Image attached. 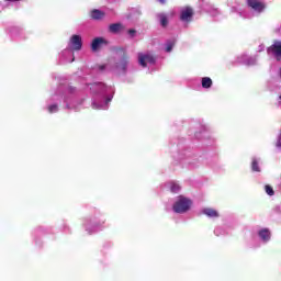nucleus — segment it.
<instances>
[{"instance_id": "f257e3e1", "label": "nucleus", "mask_w": 281, "mask_h": 281, "mask_svg": "<svg viewBox=\"0 0 281 281\" xmlns=\"http://www.w3.org/2000/svg\"><path fill=\"white\" fill-rule=\"evenodd\" d=\"M192 205V200L188 198H180L175 204H173V211L177 214H183L190 210Z\"/></svg>"}, {"instance_id": "f03ea898", "label": "nucleus", "mask_w": 281, "mask_h": 281, "mask_svg": "<svg viewBox=\"0 0 281 281\" xmlns=\"http://www.w3.org/2000/svg\"><path fill=\"white\" fill-rule=\"evenodd\" d=\"M156 61H157V57H155V55L153 54H143V53L138 54V63L143 67H147L146 63H149V65H155Z\"/></svg>"}, {"instance_id": "7ed1b4c3", "label": "nucleus", "mask_w": 281, "mask_h": 281, "mask_svg": "<svg viewBox=\"0 0 281 281\" xmlns=\"http://www.w3.org/2000/svg\"><path fill=\"white\" fill-rule=\"evenodd\" d=\"M267 54H272L273 57L278 58L280 60L281 58V42L276 41L271 46L267 48Z\"/></svg>"}, {"instance_id": "20e7f679", "label": "nucleus", "mask_w": 281, "mask_h": 281, "mask_svg": "<svg viewBox=\"0 0 281 281\" xmlns=\"http://www.w3.org/2000/svg\"><path fill=\"white\" fill-rule=\"evenodd\" d=\"M248 8H251V10H255V12H265V8H267V4L262 2L261 0H247Z\"/></svg>"}, {"instance_id": "39448f33", "label": "nucleus", "mask_w": 281, "mask_h": 281, "mask_svg": "<svg viewBox=\"0 0 281 281\" xmlns=\"http://www.w3.org/2000/svg\"><path fill=\"white\" fill-rule=\"evenodd\" d=\"M121 52L122 57L119 63H116V69H121V71H126V68L128 67V54H126V50L124 48L119 49Z\"/></svg>"}, {"instance_id": "423d86ee", "label": "nucleus", "mask_w": 281, "mask_h": 281, "mask_svg": "<svg viewBox=\"0 0 281 281\" xmlns=\"http://www.w3.org/2000/svg\"><path fill=\"white\" fill-rule=\"evenodd\" d=\"M192 16H194V9H192V7H186L184 9L181 10L180 21L190 23L192 21Z\"/></svg>"}, {"instance_id": "0eeeda50", "label": "nucleus", "mask_w": 281, "mask_h": 281, "mask_svg": "<svg viewBox=\"0 0 281 281\" xmlns=\"http://www.w3.org/2000/svg\"><path fill=\"white\" fill-rule=\"evenodd\" d=\"M70 47L74 52H80L82 49V37L80 35H72L70 37Z\"/></svg>"}, {"instance_id": "6e6552de", "label": "nucleus", "mask_w": 281, "mask_h": 281, "mask_svg": "<svg viewBox=\"0 0 281 281\" xmlns=\"http://www.w3.org/2000/svg\"><path fill=\"white\" fill-rule=\"evenodd\" d=\"M122 30H124V24L122 23H113L109 25V32H111V34H119Z\"/></svg>"}, {"instance_id": "1a4fd4ad", "label": "nucleus", "mask_w": 281, "mask_h": 281, "mask_svg": "<svg viewBox=\"0 0 281 281\" xmlns=\"http://www.w3.org/2000/svg\"><path fill=\"white\" fill-rule=\"evenodd\" d=\"M90 16H91V19H93V21H102V18L105 16V13L103 11L98 10V9H93L90 12Z\"/></svg>"}, {"instance_id": "9d476101", "label": "nucleus", "mask_w": 281, "mask_h": 281, "mask_svg": "<svg viewBox=\"0 0 281 281\" xmlns=\"http://www.w3.org/2000/svg\"><path fill=\"white\" fill-rule=\"evenodd\" d=\"M259 237L263 243H269L271 240V232H269V228H263L259 231Z\"/></svg>"}, {"instance_id": "9b49d317", "label": "nucleus", "mask_w": 281, "mask_h": 281, "mask_svg": "<svg viewBox=\"0 0 281 281\" xmlns=\"http://www.w3.org/2000/svg\"><path fill=\"white\" fill-rule=\"evenodd\" d=\"M203 214H205V216H209V218H218V211L214 210V209H203L202 211Z\"/></svg>"}, {"instance_id": "f8f14e48", "label": "nucleus", "mask_w": 281, "mask_h": 281, "mask_svg": "<svg viewBox=\"0 0 281 281\" xmlns=\"http://www.w3.org/2000/svg\"><path fill=\"white\" fill-rule=\"evenodd\" d=\"M104 43V38L102 37H97L92 41L91 43V49L92 52H98L100 49L101 45Z\"/></svg>"}, {"instance_id": "ddd939ff", "label": "nucleus", "mask_w": 281, "mask_h": 281, "mask_svg": "<svg viewBox=\"0 0 281 281\" xmlns=\"http://www.w3.org/2000/svg\"><path fill=\"white\" fill-rule=\"evenodd\" d=\"M202 87H203V89H210L212 87V78L203 77L202 78Z\"/></svg>"}, {"instance_id": "4468645a", "label": "nucleus", "mask_w": 281, "mask_h": 281, "mask_svg": "<svg viewBox=\"0 0 281 281\" xmlns=\"http://www.w3.org/2000/svg\"><path fill=\"white\" fill-rule=\"evenodd\" d=\"M162 27H168V16L164 13L158 15Z\"/></svg>"}, {"instance_id": "2eb2a0df", "label": "nucleus", "mask_w": 281, "mask_h": 281, "mask_svg": "<svg viewBox=\"0 0 281 281\" xmlns=\"http://www.w3.org/2000/svg\"><path fill=\"white\" fill-rule=\"evenodd\" d=\"M177 43L176 40L167 41L166 52L170 53L172 52V47H175V44Z\"/></svg>"}, {"instance_id": "dca6fc26", "label": "nucleus", "mask_w": 281, "mask_h": 281, "mask_svg": "<svg viewBox=\"0 0 281 281\" xmlns=\"http://www.w3.org/2000/svg\"><path fill=\"white\" fill-rule=\"evenodd\" d=\"M265 190H266V194H268V196H273V194H276V191L273 190L272 186L266 184Z\"/></svg>"}, {"instance_id": "f3484780", "label": "nucleus", "mask_w": 281, "mask_h": 281, "mask_svg": "<svg viewBox=\"0 0 281 281\" xmlns=\"http://www.w3.org/2000/svg\"><path fill=\"white\" fill-rule=\"evenodd\" d=\"M251 170H252V172H260V167L258 166V160L257 159H252Z\"/></svg>"}, {"instance_id": "a211bd4d", "label": "nucleus", "mask_w": 281, "mask_h": 281, "mask_svg": "<svg viewBox=\"0 0 281 281\" xmlns=\"http://www.w3.org/2000/svg\"><path fill=\"white\" fill-rule=\"evenodd\" d=\"M171 192L177 193L181 190V187L178 183L172 182L170 187Z\"/></svg>"}, {"instance_id": "6ab92c4d", "label": "nucleus", "mask_w": 281, "mask_h": 281, "mask_svg": "<svg viewBox=\"0 0 281 281\" xmlns=\"http://www.w3.org/2000/svg\"><path fill=\"white\" fill-rule=\"evenodd\" d=\"M56 111H58V105L57 104H53L48 106V112L49 113H56Z\"/></svg>"}, {"instance_id": "aec40b11", "label": "nucleus", "mask_w": 281, "mask_h": 281, "mask_svg": "<svg viewBox=\"0 0 281 281\" xmlns=\"http://www.w3.org/2000/svg\"><path fill=\"white\" fill-rule=\"evenodd\" d=\"M127 33L130 34L131 38H135V35L137 34V31L135 29H130L127 31Z\"/></svg>"}, {"instance_id": "412c9836", "label": "nucleus", "mask_w": 281, "mask_h": 281, "mask_svg": "<svg viewBox=\"0 0 281 281\" xmlns=\"http://www.w3.org/2000/svg\"><path fill=\"white\" fill-rule=\"evenodd\" d=\"M159 3H161L162 5L166 3V0H158Z\"/></svg>"}, {"instance_id": "4be33fe9", "label": "nucleus", "mask_w": 281, "mask_h": 281, "mask_svg": "<svg viewBox=\"0 0 281 281\" xmlns=\"http://www.w3.org/2000/svg\"><path fill=\"white\" fill-rule=\"evenodd\" d=\"M109 102H111V98H108V99L105 100V103H106V104H109Z\"/></svg>"}]
</instances>
